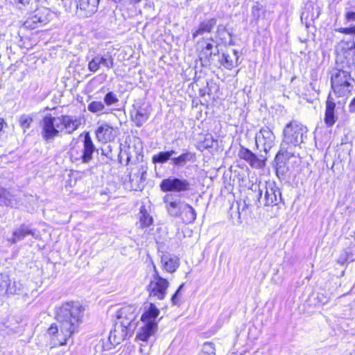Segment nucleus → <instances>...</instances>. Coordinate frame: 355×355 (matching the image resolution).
<instances>
[{
    "instance_id": "37",
    "label": "nucleus",
    "mask_w": 355,
    "mask_h": 355,
    "mask_svg": "<svg viewBox=\"0 0 355 355\" xmlns=\"http://www.w3.org/2000/svg\"><path fill=\"white\" fill-rule=\"evenodd\" d=\"M184 286V283L181 284L179 286V287L178 288V289L176 290V291L175 292V293L172 295L171 300L173 305L179 304L180 298L181 296V291L182 290Z\"/></svg>"
},
{
    "instance_id": "29",
    "label": "nucleus",
    "mask_w": 355,
    "mask_h": 355,
    "mask_svg": "<svg viewBox=\"0 0 355 355\" xmlns=\"http://www.w3.org/2000/svg\"><path fill=\"white\" fill-rule=\"evenodd\" d=\"M153 218L150 216L144 207H141L139 212V224L141 228L150 226L153 223Z\"/></svg>"
},
{
    "instance_id": "44",
    "label": "nucleus",
    "mask_w": 355,
    "mask_h": 355,
    "mask_svg": "<svg viewBox=\"0 0 355 355\" xmlns=\"http://www.w3.org/2000/svg\"><path fill=\"white\" fill-rule=\"evenodd\" d=\"M4 126H7V123L3 119L0 118V138L3 134V128Z\"/></svg>"
},
{
    "instance_id": "52",
    "label": "nucleus",
    "mask_w": 355,
    "mask_h": 355,
    "mask_svg": "<svg viewBox=\"0 0 355 355\" xmlns=\"http://www.w3.org/2000/svg\"><path fill=\"white\" fill-rule=\"evenodd\" d=\"M130 159H131V157H129V156H127V157H126L127 164H128V163H129V162L130 161Z\"/></svg>"
},
{
    "instance_id": "19",
    "label": "nucleus",
    "mask_w": 355,
    "mask_h": 355,
    "mask_svg": "<svg viewBox=\"0 0 355 355\" xmlns=\"http://www.w3.org/2000/svg\"><path fill=\"white\" fill-rule=\"evenodd\" d=\"M159 314V310L153 303H150L144 309V311L140 318V320L146 324H155L157 327V318Z\"/></svg>"
},
{
    "instance_id": "46",
    "label": "nucleus",
    "mask_w": 355,
    "mask_h": 355,
    "mask_svg": "<svg viewBox=\"0 0 355 355\" xmlns=\"http://www.w3.org/2000/svg\"><path fill=\"white\" fill-rule=\"evenodd\" d=\"M206 51H212L213 44L211 43H206V46L204 48Z\"/></svg>"
},
{
    "instance_id": "15",
    "label": "nucleus",
    "mask_w": 355,
    "mask_h": 355,
    "mask_svg": "<svg viewBox=\"0 0 355 355\" xmlns=\"http://www.w3.org/2000/svg\"><path fill=\"white\" fill-rule=\"evenodd\" d=\"M99 0H76V14L80 17H89L98 9Z\"/></svg>"
},
{
    "instance_id": "48",
    "label": "nucleus",
    "mask_w": 355,
    "mask_h": 355,
    "mask_svg": "<svg viewBox=\"0 0 355 355\" xmlns=\"http://www.w3.org/2000/svg\"><path fill=\"white\" fill-rule=\"evenodd\" d=\"M30 0H15V3H21L23 5H26L29 3Z\"/></svg>"
},
{
    "instance_id": "27",
    "label": "nucleus",
    "mask_w": 355,
    "mask_h": 355,
    "mask_svg": "<svg viewBox=\"0 0 355 355\" xmlns=\"http://www.w3.org/2000/svg\"><path fill=\"white\" fill-rule=\"evenodd\" d=\"M203 139L200 138L197 144V148L203 151L205 149L213 148L216 144V141L210 135L202 136Z\"/></svg>"
},
{
    "instance_id": "3",
    "label": "nucleus",
    "mask_w": 355,
    "mask_h": 355,
    "mask_svg": "<svg viewBox=\"0 0 355 355\" xmlns=\"http://www.w3.org/2000/svg\"><path fill=\"white\" fill-rule=\"evenodd\" d=\"M307 129L296 121L288 123L284 129V138L275 155H297Z\"/></svg>"
},
{
    "instance_id": "31",
    "label": "nucleus",
    "mask_w": 355,
    "mask_h": 355,
    "mask_svg": "<svg viewBox=\"0 0 355 355\" xmlns=\"http://www.w3.org/2000/svg\"><path fill=\"white\" fill-rule=\"evenodd\" d=\"M245 158L246 162L253 168H262L266 165V157H263V159H259V157H241Z\"/></svg>"
},
{
    "instance_id": "1",
    "label": "nucleus",
    "mask_w": 355,
    "mask_h": 355,
    "mask_svg": "<svg viewBox=\"0 0 355 355\" xmlns=\"http://www.w3.org/2000/svg\"><path fill=\"white\" fill-rule=\"evenodd\" d=\"M84 308L78 302H66L56 309L55 319L48 328L51 348L67 345L73 336L78 332L83 322Z\"/></svg>"
},
{
    "instance_id": "41",
    "label": "nucleus",
    "mask_w": 355,
    "mask_h": 355,
    "mask_svg": "<svg viewBox=\"0 0 355 355\" xmlns=\"http://www.w3.org/2000/svg\"><path fill=\"white\" fill-rule=\"evenodd\" d=\"M171 157H153V162L155 164L157 163H166Z\"/></svg>"
},
{
    "instance_id": "50",
    "label": "nucleus",
    "mask_w": 355,
    "mask_h": 355,
    "mask_svg": "<svg viewBox=\"0 0 355 355\" xmlns=\"http://www.w3.org/2000/svg\"><path fill=\"white\" fill-rule=\"evenodd\" d=\"M157 155H159V156H162V155H171V154L168 152L166 153H162V152H160L158 153Z\"/></svg>"
},
{
    "instance_id": "30",
    "label": "nucleus",
    "mask_w": 355,
    "mask_h": 355,
    "mask_svg": "<svg viewBox=\"0 0 355 355\" xmlns=\"http://www.w3.org/2000/svg\"><path fill=\"white\" fill-rule=\"evenodd\" d=\"M83 143L84 153L83 155H92L95 150L96 151L97 154H99V149L96 150L92 139L88 133L85 136Z\"/></svg>"
},
{
    "instance_id": "14",
    "label": "nucleus",
    "mask_w": 355,
    "mask_h": 355,
    "mask_svg": "<svg viewBox=\"0 0 355 355\" xmlns=\"http://www.w3.org/2000/svg\"><path fill=\"white\" fill-rule=\"evenodd\" d=\"M56 118L47 115L43 119L42 136L46 140L53 139L60 131V123H58Z\"/></svg>"
},
{
    "instance_id": "12",
    "label": "nucleus",
    "mask_w": 355,
    "mask_h": 355,
    "mask_svg": "<svg viewBox=\"0 0 355 355\" xmlns=\"http://www.w3.org/2000/svg\"><path fill=\"white\" fill-rule=\"evenodd\" d=\"M29 235H31L35 239H37L39 233L36 230L32 229L29 225L24 223L12 231V236L8 238L7 241L10 245H13L23 241Z\"/></svg>"
},
{
    "instance_id": "55",
    "label": "nucleus",
    "mask_w": 355,
    "mask_h": 355,
    "mask_svg": "<svg viewBox=\"0 0 355 355\" xmlns=\"http://www.w3.org/2000/svg\"><path fill=\"white\" fill-rule=\"evenodd\" d=\"M181 155L184 156V155H187L185 153H182Z\"/></svg>"
},
{
    "instance_id": "36",
    "label": "nucleus",
    "mask_w": 355,
    "mask_h": 355,
    "mask_svg": "<svg viewBox=\"0 0 355 355\" xmlns=\"http://www.w3.org/2000/svg\"><path fill=\"white\" fill-rule=\"evenodd\" d=\"M352 149V144L350 142L342 143L338 148L339 155H349Z\"/></svg>"
},
{
    "instance_id": "26",
    "label": "nucleus",
    "mask_w": 355,
    "mask_h": 355,
    "mask_svg": "<svg viewBox=\"0 0 355 355\" xmlns=\"http://www.w3.org/2000/svg\"><path fill=\"white\" fill-rule=\"evenodd\" d=\"M157 329V327H155V324L149 325L144 324V326L141 327L137 334V338L139 340L146 342L149 338L155 334Z\"/></svg>"
},
{
    "instance_id": "28",
    "label": "nucleus",
    "mask_w": 355,
    "mask_h": 355,
    "mask_svg": "<svg viewBox=\"0 0 355 355\" xmlns=\"http://www.w3.org/2000/svg\"><path fill=\"white\" fill-rule=\"evenodd\" d=\"M0 205L12 207L13 196L6 189L0 187Z\"/></svg>"
},
{
    "instance_id": "24",
    "label": "nucleus",
    "mask_w": 355,
    "mask_h": 355,
    "mask_svg": "<svg viewBox=\"0 0 355 355\" xmlns=\"http://www.w3.org/2000/svg\"><path fill=\"white\" fill-rule=\"evenodd\" d=\"M288 157H275L276 175L279 178L285 176L287 173L288 171Z\"/></svg>"
},
{
    "instance_id": "40",
    "label": "nucleus",
    "mask_w": 355,
    "mask_h": 355,
    "mask_svg": "<svg viewBox=\"0 0 355 355\" xmlns=\"http://www.w3.org/2000/svg\"><path fill=\"white\" fill-rule=\"evenodd\" d=\"M187 160V157H173L171 159L172 164L176 166H184Z\"/></svg>"
},
{
    "instance_id": "43",
    "label": "nucleus",
    "mask_w": 355,
    "mask_h": 355,
    "mask_svg": "<svg viewBox=\"0 0 355 355\" xmlns=\"http://www.w3.org/2000/svg\"><path fill=\"white\" fill-rule=\"evenodd\" d=\"M349 111L351 113H355V97L351 101L349 105Z\"/></svg>"
},
{
    "instance_id": "38",
    "label": "nucleus",
    "mask_w": 355,
    "mask_h": 355,
    "mask_svg": "<svg viewBox=\"0 0 355 355\" xmlns=\"http://www.w3.org/2000/svg\"><path fill=\"white\" fill-rule=\"evenodd\" d=\"M116 96L112 92H108L104 98V102L107 105H111L118 102Z\"/></svg>"
},
{
    "instance_id": "17",
    "label": "nucleus",
    "mask_w": 355,
    "mask_h": 355,
    "mask_svg": "<svg viewBox=\"0 0 355 355\" xmlns=\"http://www.w3.org/2000/svg\"><path fill=\"white\" fill-rule=\"evenodd\" d=\"M0 289L8 295H18L22 290V284L20 282H12L6 275L0 276Z\"/></svg>"
},
{
    "instance_id": "32",
    "label": "nucleus",
    "mask_w": 355,
    "mask_h": 355,
    "mask_svg": "<svg viewBox=\"0 0 355 355\" xmlns=\"http://www.w3.org/2000/svg\"><path fill=\"white\" fill-rule=\"evenodd\" d=\"M33 121V116L27 114H22L19 118V123L24 132H25L27 129L31 127Z\"/></svg>"
},
{
    "instance_id": "6",
    "label": "nucleus",
    "mask_w": 355,
    "mask_h": 355,
    "mask_svg": "<svg viewBox=\"0 0 355 355\" xmlns=\"http://www.w3.org/2000/svg\"><path fill=\"white\" fill-rule=\"evenodd\" d=\"M354 78L347 70L336 68L331 72V88L338 97H348L354 89Z\"/></svg>"
},
{
    "instance_id": "4",
    "label": "nucleus",
    "mask_w": 355,
    "mask_h": 355,
    "mask_svg": "<svg viewBox=\"0 0 355 355\" xmlns=\"http://www.w3.org/2000/svg\"><path fill=\"white\" fill-rule=\"evenodd\" d=\"M264 189L263 199L261 198L263 191L259 187L257 191L256 189L254 190L251 189L243 201L244 206L242 210L254 205L257 207H260L261 205L275 206L282 201L281 191L274 182H266Z\"/></svg>"
},
{
    "instance_id": "42",
    "label": "nucleus",
    "mask_w": 355,
    "mask_h": 355,
    "mask_svg": "<svg viewBox=\"0 0 355 355\" xmlns=\"http://www.w3.org/2000/svg\"><path fill=\"white\" fill-rule=\"evenodd\" d=\"M201 55L205 56V58H210L214 53L212 51H206L205 49H203L201 51Z\"/></svg>"
},
{
    "instance_id": "56",
    "label": "nucleus",
    "mask_w": 355,
    "mask_h": 355,
    "mask_svg": "<svg viewBox=\"0 0 355 355\" xmlns=\"http://www.w3.org/2000/svg\"><path fill=\"white\" fill-rule=\"evenodd\" d=\"M338 262L343 263V261H341L340 260H338Z\"/></svg>"
},
{
    "instance_id": "7",
    "label": "nucleus",
    "mask_w": 355,
    "mask_h": 355,
    "mask_svg": "<svg viewBox=\"0 0 355 355\" xmlns=\"http://www.w3.org/2000/svg\"><path fill=\"white\" fill-rule=\"evenodd\" d=\"M159 189L162 192L173 193V195L182 197L185 193L190 191L191 183L187 179L183 178L169 176L160 182Z\"/></svg>"
},
{
    "instance_id": "9",
    "label": "nucleus",
    "mask_w": 355,
    "mask_h": 355,
    "mask_svg": "<svg viewBox=\"0 0 355 355\" xmlns=\"http://www.w3.org/2000/svg\"><path fill=\"white\" fill-rule=\"evenodd\" d=\"M153 268L154 272L150 284L147 286V290L150 296L156 297L158 300H163L166 297L169 282L159 275L155 265H153Z\"/></svg>"
},
{
    "instance_id": "35",
    "label": "nucleus",
    "mask_w": 355,
    "mask_h": 355,
    "mask_svg": "<svg viewBox=\"0 0 355 355\" xmlns=\"http://www.w3.org/2000/svg\"><path fill=\"white\" fill-rule=\"evenodd\" d=\"M198 355H216L214 344L209 342L205 343Z\"/></svg>"
},
{
    "instance_id": "2",
    "label": "nucleus",
    "mask_w": 355,
    "mask_h": 355,
    "mask_svg": "<svg viewBox=\"0 0 355 355\" xmlns=\"http://www.w3.org/2000/svg\"><path fill=\"white\" fill-rule=\"evenodd\" d=\"M139 313L138 307L132 304L124 306L116 311V322L110 332L107 343L103 345V350H110L132 336L139 321Z\"/></svg>"
},
{
    "instance_id": "49",
    "label": "nucleus",
    "mask_w": 355,
    "mask_h": 355,
    "mask_svg": "<svg viewBox=\"0 0 355 355\" xmlns=\"http://www.w3.org/2000/svg\"><path fill=\"white\" fill-rule=\"evenodd\" d=\"M128 1H129V4L137 3L141 1V0H128Z\"/></svg>"
},
{
    "instance_id": "8",
    "label": "nucleus",
    "mask_w": 355,
    "mask_h": 355,
    "mask_svg": "<svg viewBox=\"0 0 355 355\" xmlns=\"http://www.w3.org/2000/svg\"><path fill=\"white\" fill-rule=\"evenodd\" d=\"M147 168L143 164L130 168L129 180L123 182L124 187L130 191H142L146 185Z\"/></svg>"
},
{
    "instance_id": "51",
    "label": "nucleus",
    "mask_w": 355,
    "mask_h": 355,
    "mask_svg": "<svg viewBox=\"0 0 355 355\" xmlns=\"http://www.w3.org/2000/svg\"><path fill=\"white\" fill-rule=\"evenodd\" d=\"M245 150H246V153H248V155H251V156L255 155V154L252 153L249 150L246 149Z\"/></svg>"
},
{
    "instance_id": "20",
    "label": "nucleus",
    "mask_w": 355,
    "mask_h": 355,
    "mask_svg": "<svg viewBox=\"0 0 355 355\" xmlns=\"http://www.w3.org/2000/svg\"><path fill=\"white\" fill-rule=\"evenodd\" d=\"M96 138L99 141L107 143L114 139L116 130L107 123L101 124L96 130Z\"/></svg>"
},
{
    "instance_id": "10",
    "label": "nucleus",
    "mask_w": 355,
    "mask_h": 355,
    "mask_svg": "<svg viewBox=\"0 0 355 355\" xmlns=\"http://www.w3.org/2000/svg\"><path fill=\"white\" fill-rule=\"evenodd\" d=\"M51 15V12L46 8L37 9L26 19L23 26L30 30L41 28L49 22Z\"/></svg>"
},
{
    "instance_id": "39",
    "label": "nucleus",
    "mask_w": 355,
    "mask_h": 355,
    "mask_svg": "<svg viewBox=\"0 0 355 355\" xmlns=\"http://www.w3.org/2000/svg\"><path fill=\"white\" fill-rule=\"evenodd\" d=\"M88 68L89 71L96 72L99 68V61L97 56L94 57L88 64Z\"/></svg>"
},
{
    "instance_id": "22",
    "label": "nucleus",
    "mask_w": 355,
    "mask_h": 355,
    "mask_svg": "<svg viewBox=\"0 0 355 355\" xmlns=\"http://www.w3.org/2000/svg\"><path fill=\"white\" fill-rule=\"evenodd\" d=\"M163 268L169 273H173L180 266L179 259L170 254H163L161 257Z\"/></svg>"
},
{
    "instance_id": "54",
    "label": "nucleus",
    "mask_w": 355,
    "mask_h": 355,
    "mask_svg": "<svg viewBox=\"0 0 355 355\" xmlns=\"http://www.w3.org/2000/svg\"><path fill=\"white\" fill-rule=\"evenodd\" d=\"M101 155H107L105 153H104L103 150H102Z\"/></svg>"
},
{
    "instance_id": "13",
    "label": "nucleus",
    "mask_w": 355,
    "mask_h": 355,
    "mask_svg": "<svg viewBox=\"0 0 355 355\" xmlns=\"http://www.w3.org/2000/svg\"><path fill=\"white\" fill-rule=\"evenodd\" d=\"M151 107L148 103L135 105L131 119L137 127H141L149 119Z\"/></svg>"
},
{
    "instance_id": "18",
    "label": "nucleus",
    "mask_w": 355,
    "mask_h": 355,
    "mask_svg": "<svg viewBox=\"0 0 355 355\" xmlns=\"http://www.w3.org/2000/svg\"><path fill=\"white\" fill-rule=\"evenodd\" d=\"M336 103L334 98L329 94L325 103L324 123L327 127H332L336 122L338 117L335 114Z\"/></svg>"
},
{
    "instance_id": "53",
    "label": "nucleus",
    "mask_w": 355,
    "mask_h": 355,
    "mask_svg": "<svg viewBox=\"0 0 355 355\" xmlns=\"http://www.w3.org/2000/svg\"><path fill=\"white\" fill-rule=\"evenodd\" d=\"M118 158H119V159H120V160H119V161H120V162H121V160H122L123 157H122V156H120V157H118Z\"/></svg>"
},
{
    "instance_id": "16",
    "label": "nucleus",
    "mask_w": 355,
    "mask_h": 355,
    "mask_svg": "<svg viewBox=\"0 0 355 355\" xmlns=\"http://www.w3.org/2000/svg\"><path fill=\"white\" fill-rule=\"evenodd\" d=\"M56 120L60 123V132L64 131L67 134L73 132L81 124L80 120L73 116H61L57 117Z\"/></svg>"
},
{
    "instance_id": "34",
    "label": "nucleus",
    "mask_w": 355,
    "mask_h": 355,
    "mask_svg": "<svg viewBox=\"0 0 355 355\" xmlns=\"http://www.w3.org/2000/svg\"><path fill=\"white\" fill-rule=\"evenodd\" d=\"M88 110L93 113H103L104 103L101 101H92L88 105Z\"/></svg>"
},
{
    "instance_id": "23",
    "label": "nucleus",
    "mask_w": 355,
    "mask_h": 355,
    "mask_svg": "<svg viewBox=\"0 0 355 355\" xmlns=\"http://www.w3.org/2000/svg\"><path fill=\"white\" fill-rule=\"evenodd\" d=\"M345 24L349 26L345 28H338L336 31L345 35H355V11H348L345 14Z\"/></svg>"
},
{
    "instance_id": "25",
    "label": "nucleus",
    "mask_w": 355,
    "mask_h": 355,
    "mask_svg": "<svg viewBox=\"0 0 355 355\" xmlns=\"http://www.w3.org/2000/svg\"><path fill=\"white\" fill-rule=\"evenodd\" d=\"M216 24V19L214 18L205 20L200 23L198 28L193 33V37L196 38L198 35H203L205 33H210Z\"/></svg>"
},
{
    "instance_id": "5",
    "label": "nucleus",
    "mask_w": 355,
    "mask_h": 355,
    "mask_svg": "<svg viewBox=\"0 0 355 355\" xmlns=\"http://www.w3.org/2000/svg\"><path fill=\"white\" fill-rule=\"evenodd\" d=\"M180 198L173 193H166L163 197L167 214L172 218H180L184 223H192L196 218V211L192 206L182 200Z\"/></svg>"
},
{
    "instance_id": "11",
    "label": "nucleus",
    "mask_w": 355,
    "mask_h": 355,
    "mask_svg": "<svg viewBox=\"0 0 355 355\" xmlns=\"http://www.w3.org/2000/svg\"><path fill=\"white\" fill-rule=\"evenodd\" d=\"M275 139V137L269 128H263L256 135L257 147L260 151L263 150L267 154L274 146Z\"/></svg>"
},
{
    "instance_id": "45",
    "label": "nucleus",
    "mask_w": 355,
    "mask_h": 355,
    "mask_svg": "<svg viewBox=\"0 0 355 355\" xmlns=\"http://www.w3.org/2000/svg\"><path fill=\"white\" fill-rule=\"evenodd\" d=\"M112 1H114L115 3H120L123 5L129 4L128 0H112Z\"/></svg>"
},
{
    "instance_id": "33",
    "label": "nucleus",
    "mask_w": 355,
    "mask_h": 355,
    "mask_svg": "<svg viewBox=\"0 0 355 355\" xmlns=\"http://www.w3.org/2000/svg\"><path fill=\"white\" fill-rule=\"evenodd\" d=\"M97 57L98 58L100 66L102 65L103 67H105L107 69H110L111 68L113 67L114 62H113V58H112L111 55H107L105 56H103V55H98Z\"/></svg>"
},
{
    "instance_id": "47",
    "label": "nucleus",
    "mask_w": 355,
    "mask_h": 355,
    "mask_svg": "<svg viewBox=\"0 0 355 355\" xmlns=\"http://www.w3.org/2000/svg\"><path fill=\"white\" fill-rule=\"evenodd\" d=\"M92 157H89V156L80 157V159H82L83 162L87 163V162H88L91 159Z\"/></svg>"
},
{
    "instance_id": "21",
    "label": "nucleus",
    "mask_w": 355,
    "mask_h": 355,
    "mask_svg": "<svg viewBox=\"0 0 355 355\" xmlns=\"http://www.w3.org/2000/svg\"><path fill=\"white\" fill-rule=\"evenodd\" d=\"M239 52L234 49L230 53H223L219 61L225 69L231 70L239 64Z\"/></svg>"
}]
</instances>
